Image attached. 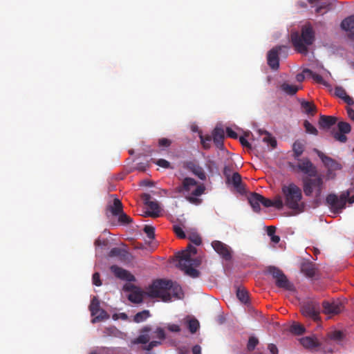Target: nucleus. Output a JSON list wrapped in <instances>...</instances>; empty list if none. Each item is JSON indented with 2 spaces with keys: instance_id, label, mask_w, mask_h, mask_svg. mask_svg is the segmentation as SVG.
Wrapping results in <instances>:
<instances>
[{
  "instance_id": "f257e3e1",
  "label": "nucleus",
  "mask_w": 354,
  "mask_h": 354,
  "mask_svg": "<svg viewBox=\"0 0 354 354\" xmlns=\"http://www.w3.org/2000/svg\"><path fill=\"white\" fill-rule=\"evenodd\" d=\"M196 253L197 249L196 247L192 245V243H189L185 250L176 254L177 266L184 271L186 275L192 278L198 277L200 274L196 268L201 264V259L198 257L192 258V256L196 255Z\"/></svg>"
},
{
  "instance_id": "f03ea898",
  "label": "nucleus",
  "mask_w": 354,
  "mask_h": 354,
  "mask_svg": "<svg viewBox=\"0 0 354 354\" xmlns=\"http://www.w3.org/2000/svg\"><path fill=\"white\" fill-rule=\"evenodd\" d=\"M315 40V33L310 24L301 27V33L295 31L290 35V41L295 50L303 55L308 53V46L312 45Z\"/></svg>"
},
{
  "instance_id": "7ed1b4c3",
  "label": "nucleus",
  "mask_w": 354,
  "mask_h": 354,
  "mask_svg": "<svg viewBox=\"0 0 354 354\" xmlns=\"http://www.w3.org/2000/svg\"><path fill=\"white\" fill-rule=\"evenodd\" d=\"M205 190V187L203 184H198L194 178L189 177L185 178L182 184L176 188L177 193L186 195V200L194 205L201 203L202 200L198 196H201Z\"/></svg>"
},
{
  "instance_id": "20e7f679",
  "label": "nucleus",
  "mask_w": 354,
  "mask_h": 354,
  "mask_svg": "<svg viewBox=\"0 0 354 354\" xmlns=\"http://www.w3.org/2000/svg\"><path fill=\"white\" fill-rule=\"evenodd\" d=\"M281 192L284 196V205L288 208L298 212H304L305 205L301 201L302 192L297 185L294 183L283 185Z\"/></svg>"
},
{
  "instance_id": "39448f33",
  "label": "nucleus",
  "mask_w": 354,
  "mask_h": 354,
  "mask_svg": "<svg viewBox=\"0 0 354 354\" xmlns=\"http://www.w3.org/2000/svg\"><path fill=\"white\" fill-rule=\"evenodd\" d=\"M350 196L348 190L342 192L339 196L335 194H329L326 198V203L330 212L339 214L346 208L347 198Z\"/></svg>"
},
{
  "instance_id": "423d86ee",
  "label": "nucleus",
  "mask_w": 354,
  "mask_h": 354,
  "mask_svg": "<svg viewBox=\"0 0 354 354\" xmlns=\"http://www.w3.org/2000/svg\"><path fill=\"white\" fill-rule=\"evenodd\" d=\"M323 189L324 181L320 175L303 178V189L306 196H310L315 191L316 197H319Z\"/></svg>"
},
{
  "instance_id": "0eeeda50",
  "label": "nucleus",
  "mask_w": 354,
  "mask_h": 354,
  "mask_svg": "<svg viewBox=\"0 0 354 354\" xmlns=\"http://www.w3.org/2000/svg\"><path fill=\"white\" fill-rule=\"evenodd\" d=\"M147 294L152 298H160L165 302L179 299L183 296V289H149Z\"/></svg>"
},
{
  "instance_id": "6e6552de",
  "label": "nucleus",
  "mask_w": 354,
  "mask_h": 354,
  "mask_svg": "<svg viewBox=\"0 0 354 354\" xmlns=\"http://www.w3.org/2000/svg\"><path fill=\"white\" fill-rule=\"evenodd\" d=\"M314 151L317 153L319 158L322 160L323 164L325 167L327 169V176L328 178H333L335 177V174L333 171L337 170H340L342 169V165L340 163L337 162L335 160L332 158L326 156L321 151L317 149H314Z\"/></svg>"
},
{
  "instance_id": "1a4fd4ad",
  "label": "nucleus",
  "mask_w": 354,
  "mask_h": 354,
  "mask_svg": "<svg viewBox=\"0 0 354 354\" xmlns=\"http://www.w3.org/2000/svg\"><path fill=\"white\" fill-rule=\"evenodd\" d=\"M88 308L93 317L91 323L95 324L109 319V314L100 308V301L96 297L92 298Z\"/></svg>"
},
{
  "instance_id": "9d476101",
  "label": "nucleus",
  "mask_w": 354,
  "mask_h": 354,
  "mask_svg": "<svg viewBox=\"0 0 354 354\" xmlns=\"http://www.w3.org/2000/svg\"><path fill=\"white\" fill-rule=\"evenodd\" d=\"M266 272L270 274L278 288H290V283L283 272L277 267L268 266Z\"/></svg>"
},
{
  "instance_id": "9b49d317",
  "label": "nucleus",
  "mask_w": 354,
  "mask_h": 354,
  "mask_svg": "<svg viewBox=\"0 0 354 354\" xmlns=\"http://www.w3.org/2000/svg\"><path fill=\"white\" fill-rule=\"evenodd\" d=\"M320 306L319 303L314 301H309L305 303L301 307V313L306 317L313 319L319 320Z\"/></svg>"
},
{
  "instance_id": "f8f14e48",
  "label": "nucleus",
  "mask_w": 354,
  "mask_h": 354,
  "mask_svg": "<svg viewBox=\"0 0 354 354\" xmlns=\"http://www.w3.org/2000/svg\"><path fill=\"white\" fill-rule=\"evenodd\" d=\"M296 167L299 171L307 175V177H315L317 174L316 167L307 158H299Z\"/></svg>"
},
{
  "instance_id": "ddd939ff",
  "label": "nucleus",
  "mask_w": 354,
  "mask_h": 354,
  "mask_svg": "<svg viewBox=\"0 0 354 354\" xmlns=\"http://www.w3.org/2000/svg\"><path fill=\"white\" fill-rule=\"evenodd\" d=\"M214 250L225 261L232 259V250L225 243L220 241H214L212 243Z\"/></svg>"
},
{
  "instance_id": "4468645a",
  "label": "nucleus",
  "mask_w": 354,
  "mask_h": 354,
  "mask_svg": "<svg viewBox=\"0 0 354 354\" xmlns=\"http://www.w3.org/2000/svg\"><path fill=\"white\" fill-rule=\"evenodd\" d=\"M285 46H277L272 48L268 53L267 61L268 66L273 70H277L279 67V53Z\"/></svg>"
},
{
  "instance_id": "2eb2a0df",
  "label": "nucleus",
  "mask_w": 354,
  "mask_h": 354,
  "mask_svg": "<svg viewBox=\"0 0 354 354\" xmlns=\"http://www.w3.org/2000/svg\"><path fill=\"white\" fill-rule=\"evenodd\" d=\"M111 271L115 276L122 280L131 282L136 281V277L129 271L120 268L118 266L113 265L110 268Z\"/></svg>"
},
{
  "instance_id": "dca6fc26",
  "label": "nucleus",
  "mask_w": 354,
  "mask_h": 354,
  "mask_svg": "<svg viewBox=\"0 0 354 354\" xmlns=\"http://www.w3.org/2000/svg\"><path fill=\"white\" fill-rule=\"evenodd\" d=\"M301 345L309 350L317 351H319L321 346L320 340L315 336H306L300 339Z\"/></svg>"
},
{
  "instance_id": "f3484780",
  "label": "nucleus",
  "mask_w": 354,
  "mask_h": 354,
  "mask_svg": "<svg viewBox=\"0 0 354 354\" xmlns=\"http://www.w3.org/2000/svg\"><path fill=\"white\" fill-rule=\"evenodd\" d=\"M185 168L190 171L201 180H206V174L203 168L194 161L185 162Z\"/></svg>"
},
{
  "instance_id": "a211bd4d",
  "label": "nucleus",
  "mask_w": 354,
  "mask_h": 354,
  "mask_svg": "<svg viewBox=\"0 0 354 354\" xmlns=\"http://www.w3.org/2000/svg\"><path fill=\"white\" fill-rule=\"evenodd\" d=\"M211 136L216 147L220 150H223V140L225 138L224 129L222 127L216 126L212 131Z\"/></svg>"
},
{
  "instance_id": "6ab92c4d",
  "label": "nucleus",
  "mask_w": 354,
  "mask_h": 354,
  "mask_svg": "<svg viewBox=\"0 0 354 354\" xmlns=\"http://www.w3.org/2000/svg\"><path fill=\"white\" fill-rule=\"evenodd\" d=\"M323 311L325 314L337 315L342 310V306L339 302L324 301L322 303Z\"/></svg>"
},
{
  "instance_id": "aec40b11",
  "label": "nucleus",
  "mask_w": 354,
  "mask_h": 354,
  "mask_svg": "<svg viewBox=\"0 0 354 354\" xmlns=\"http://www.w3.org/2000/svg\"><path fill=\"white\" fill-rule=\"evenodd\" d=\"M301 272L308 278H313L317 276V270L315 265L310 261H304L301 264Z\"/></svg>"
},
{
  "instance_id": "412c9836",
  "label": "nucleus",
  "mask_w": 354,
  "mask_h": 354,
  "mask_svg": "<svg viewBox=\"0 0 354 354\" xmlns=\"http://www.w3.org/2000/svg\"><path fill=\"white\" fill-rule=\"evenodd\" d=\"M342 28L348 32V37L354 40V15L344 19L341 23Z\"/></svg>"
},
{
  "instance_id": "4be33fe9",
  "label": "nucleus",
  "mask_w": 354,
  "mask_h": 354,
  "mask_svg": "<svg viewBox=\"0 0 354 354\" xmlns=\"http://www.w3.org/2000/svg\"><path fill=\"white\" fill-rule=\"evenodd\" d=\"M176 283L173 282L171 280L165 279H158L153 280L152 283L148 288H178Z\"/></svg>"
},
{
  "instance_id": "5701e85b",
  "label": "nucleus",
  "mask_w": 354,
  "mask_h": 354,
  "mask_svg": "<svg viewBox=\"0 0 354 354\" xmlns=\"http://www.w3.org/2000/svg\"><path fill=\"white\" fill-rule=\"evenodd\" d=\"M106 209L109 211L113 216H117L119 214L122 213L123 205L119 198H115L113 203L107 205Z\"/></svg>"
},
{
  "instance_id": "b1692460",
  "label": "nucleus",
  "mask_w": 354,
  "mask_h": 354,
  "mask_svg": "<svg viewBox=\"0 0 354 354\" xmlns=\"http://www.w3.org/2000/svg\"><path fill=\"white\" fill-rule=\"evenodd\" d=\"M263 196L256 192L252 193L248 197V201L255 212H259L261 210L260 204Z\"/></svg>"
},
{
  "instance_id": "393cba45",
  "label": "nucleus",
  "mask_w": 354,
  "mask_h": 354,
  "mask_svg": "<svg viewBox=\"0 0 354 354\" xmlns=\"http://www.w3.org/2000/svg\"><path fill=\"white\" fill-rule=\"evenodd\" d=\"M130 254L124 249L120 248H112L108 254L109 257H118L121 261L129 259Z\"/></svg>"
},
{
  "instance_id": "a878e982",
  "label": "nucleus",
  "mask_w": 354,
  "mask_h": 354,
  "mask_svg": "<svg viewBox=\"0 0 354 354\" xmlns=\"http://www.w3.org/2000/svg\"><path fill=\"white\" fill-rule=\"evenodd\" d=\"M320 340L321 346H319V351L324 353H333L334 346L332 340L328 337V335L326 334L325 337H322Z\"/></svg>"
},
{
  "instance_id": "bb28decb",
  "label": "nucleus",
  "mask_w": 354,
  "mask_h": 354,
  "mask_svg": "<svg viewBox=\"0 0 354 354\" xmlns=\"http://www.w3.org/2000/svg\"><path fill=\"white\" fill-rule=\"evenodd\" d=\"M229 182L232 183L234 188L239 193L242 194L245 192V187L242 183L241 176L239 173H233Z\"/></svg>"
},
{
  "instance_id": "cd10ccee",
  "label": "nucleus",
  "mask_w": 354,
  "mask_h": 354,
  "mask_svg": "<svg viewBox=\"0 0 354 354\" xmlns=\"http://www.w3.org/2000/svg\"><path fill=\"white\" fill-rule=\"evenodd\" d=\"M337 121V118L335 116L320 115L319 124L322 129H329L334 125Z\"/></svg>"
},
{
  "instance_id": "c85d7f7f",
  "label": "nucleus",
  "mask_w": 354,
  "mask_h": 354,
  "mask_svg": "<svg viewBox=\"0 0 354 354\" xmlns=\"http://www.w3.org/2000/svg\"><path fill=\"white\" fill-rule=\"evenodd\" d=\"M151 331V328L149 326L144 327L141 330V334L136 339H134L132 342L135 344H147L149 342L150 337L148 335V333Z\"/></svg>"
},
{
  "instance_id": "c756f323",
  "label": "nucleus",
  "mask_w": 354,
  "mask_h": 354,
  "mask_svg": "<svg viewBox=\"0 0 354 354\" xmlns=\"http://www.w3.org/2000/svg\"><path fill=\"white\" fill-rule=\"evenodd\" d=\"M125 290H130L131 289H124ZM136 290L131 291L127 295L130 301L134 304H140L143 300V292L140 291V289H135Z\"/></svg>"
},
{
  "instance_id": "7c9ffc66",
  "label": "nucleus",
  "mask_w": 354,
  "mask_h": 354,
  "mask_svg": "<svg viewBox=\"0 0 354 354\" xmlns=\"http://www.w3.org/2000/svg\"><path fill=\"white\" fill-rule=\"evenodd\" d=\"M327 334L328 335V337L332 340V342H336L337 344L341 343L345 337V334L344 332L338 330H330L328 332Z\"/></svg>"
},
{
  "instance_id": "2f4dec72",
  "label": "nucleus",
  "mask_w": 354,
  "mask_h": 354,
  "mask_svg": "<svg viewBox=\"0 0 354 354\" xmlns=\"http://www.w3.org/2000/svg\"><path fill=\"white\" fill-rule=\"evenodd\" d=\"M147 207L151 211L146 212V215L153 218L158 217L160 212V207L157 201H151Z\"/></svg>"
},
{
  "instance_id": "473e14b6",
  "label": "nucleus",
  "mask_w": 354,
  "mask_h": 354,
  "mask_svg": "<svg viewBox=\"0 0 354 354\" xmlns=\"http://www.w3.org/2000/svg\"><path fill=\"white\" fill-rule=\"evenodd\" d=\"M301 106L304 111L308 115H313L316 113V106L312 102L303 101Z\"/></svg>"
},
{
  "instance_id": "72a5a7b5",
  "label": "nucleus",
  "mask_w": 354,
  "mask_h": 354,
  "mask_svg": "<svg viewBox=\"0 0 354 354\" xmlns=\"http://www.w3.org/2000/svg\"><path fill=\"white\" fill-rule=\"evenodd\" d=\"M300 88L301 87H299L297 86L291 85L287 83H283L281 86V90L289 95H293L296 94L297 92L300 89Z\"/></svg>"
},
{
  "instance_id": "f704fd0d",
  "label": "nucleus",
  "mask_w": 354,
  "mask_h": 354,
  "mask_svg": "<svg viewBox=\"0 0 354 354\" xmlns=\"http://www.w3.org/2000/svg\"><path fill=\"white\" fill-rule=\"evenodd\" d=\"M304 150V145L301 142L297 140L292 145L293 156L295 159H299Z\"/></svg>"
},
{
  "instance_id": "c9c22d12",
  "label": "nucleus",
  "mask_w": 354,
  "mask_h": 354,
  "mask_svg": "<svg viewBox=\"0 0 354 354\" xmlns=\"http://www.w3.org/2000/svg\"><path fill=\"white\" fill-rule=\"evenodd\" d=\"M121 332L115 326L106 327L103 330L104 337H120Z\"/></svg>"
},
{
  "instance_id": "e433bc0d",
  "label": "nucleus",
  "mask_w": 354,
  "mask_h": 354,
  "mask_svg": "<svg viewBox=\"0 0 354 354\" xmlns=\"http://www.w3.org/2000/svg\"><path fill=\"white\" fill-rule=\"evenodd\" d=\"M260 134H265V137L263 138L264 142L268 143L272 147L275 148L277 146V140L274 138L272 137L271 135L266 131H259Z\"/></svg>"
},
{
  "instance_id": "4c0bfd02",
  "label": "nucleus",
  "mask_w": 354,
  "mask_h": 354,
  "mask_svg": "<svg viewBox=\"0 0 354 354\" xmlns=\"http://www.w3.org/2000/svg\"><path fill=\"white\" fill-rule=\"evenodd\" d=\"M236 297L242 303L247 304L249 301V293L247 289H236Z\"/></svg>"
},
{
  "instance_id": "58836bf2",
  "label": "nucleus",
  "mask_w": 354,
  "mask_h": 354,
  "mask_svg": "<svg viewBox=\"0 0 354 354\" xmlns=\"http://www.w3.org/2000/svg\"><path fill=\"white\" fill-rule=\"evenodd\" d=\"M199 138L201 139V145L204 149H209L211 147V142L212 140V138L211 135H205L203 134L199 135Z\"/></svg>"
},
{
  "instance_id": "ea45409f",
  "label": "nucleus",
  "mask_w": 354,
  "mask_h": 354,
  "mask_svg": "<svg viewBox=\"0 0 354 354\" xmlns=\"http://www.w3.org/2000/svg\"><path fill=\"white\" fill-rule=\"evenodd\" d=\"M150 316L149 311L147 310H142L136 314L133 321L140 323L146 320Z\"/></svg>"
},
{
  "instance_id": "a19ab883",
  "label": "nucleus",
  "mask_w": 354,
  "mask_h": 354,
  "mask_svg": "<svg viewBox=\"0 0 354 354\" xmlns=\"http://www.w3.org/2000/svg\"><path fill=\"white\" fill-rule=\"evenodd\" d=\"M290 331L295 335H301L305 332V328L303 325L298 323L292 324L290 327Z\"/></svg>"
},
{
  "instance_id": "79ce46f5",
  "label": "nucleus",
  "mask_w": 354,
  "mask_h": 354,
  "mask_svg": "<svg viewBox=\"0 0 354 354\" xmlns=\"http://www.w3.org/2000/svg\"><path fill=\"white\" fill-rule=\"evenodd\" d=\"M199 322L196 319H191L187 322V327L192 333H195L199 328Z\"/></svg>"
},
{
  "instance_id": "37998d69",
  "label": "nucleus",
  "mask_w": 354,
  "mask_h": 354,
  "mask_svg": "<svg viewBox=\"0 0 354 354\" xmlns=\"http://www.w3.org/2000/svg\"><path fill=\"white\" fill-rule=\"evenodd\" d=\"M117 216H118V222L122 225H127L132 223V219L130 216H129L124 211H122L121 214H119Z\"/></svg>"
},
{
  "instance_id": "c03bdc74",
  "label": "nucleus",
  "mask_w": 354,
  "mask_h": 354,
  "mask_svg": "<svg viewBox=\"0 0 354 354\" xmlns=\"http://www.w3.org/2000/svg\"><path fill=\"white\" fill-rule=\"evenodd\" d=\"M304 127L305 128L306 131L308 133L313 134L315 136H317L318 134L317 129L308 120L304 121Z\"/></svg>"
},
{
  "instance_id": "a18cd8bd",
  "label": "nucleus",
  "mask_w": 354,
  "mask_h": 354,
  "mask_svg": "<svg viewBox=\"0 0 354 354\" xmlns=\"http://www.w3.org/2000/svg\"><path fill=\"white\" fill-rule=\"evenodd\" d=\"M304 73H309L311 75V77H313V79L315 81H316L317 83H320V84H325L324 80L323 77H322V75H320L317 73H313L311 70L306 68L304 70Z\"/></svg>"
},
{
  "instance_id": "49530a36",
  "label": "nucleus",
  "mask_w": 354,
  "mask_h": 354,
  "mask_svg": "<svg viewBox=\"0 0 354 354\" xmlns=\"http://www.w3.org/2000/svg\"><path fill=\"white\" fill-rule=\"evenodd\" d=\"M339 131L343 133H348L351 131V125L346 122H339L337 124Z\"/></svg>"
},
{
  "instance_id": "de8ad7c7",
  "label": "nucleus",
  "mask_w": 354,
  "mask_h": 354,
  "mask_svg": "<svg viewBox=\"0 0 354 354\" xmlns=\"http://www.w3.org/2000/svg\"><path fill=\"white\" fill-rule=\"evenodd\" d=\"M259 344V340L255 337H250L248 339V342L247 344V349L249 351H252L257 345Z\"/></svg>"
},
{
  "instance_id": "09e8293b",
  "label": "nucleus",
  "mask_w": 354,
  "mask_h": 354,
  "mask_svg": "<svg viewBox=\"0 0 354 354\" xmlns=\"http://www.w3.org/2000/svg\"><path fill=\"white\" fill-rule=\"evenodd\" d=\"M144 232L147 235L148 238L153 239L155 236V229L153 227L150 225H145L143 229Z\"/></svg>"
},
{
  "instance_id": "8fccbe9b",
  "label": "nucleus",
  "mask_w": 354,
  "mask_h": 354,
  "mask_svg": "<svg viewBox=\"0 0 354 354\" xmlns=\"http://www.w3.org/2000/svg\"><path fill=\"white\" fill-rule=\"evenodd\" d=\"M188 239L195 245H200L202 243L201 237L197 234L190 235Z\"/></svg>"
},
{
  "instance_id": "3c124183",
  "label": "nucleus",
  "mask_w": 354,
  "mask_h": 354,
  "mask_svg": "<svg viewBox=\"0 0 354 354\" xmlns=\"http://www.w3.org/2000/svg\"><path fill=\"white\" fill-rule=\"evenodd\" d=\"M335 94L337 97L344 99L347 95L346 90L342 86H336L335 88Z\"/></svg>"
},
{
  "instance_id": "603ef678",
  "label": "nucleus",
  "mask_w": 354,
  "mask_h": 354,
  "mask_svg": "<svg viewBox=\"0 0 354 354\" xmlns=\"http://www.w3.org/2000/svg\"><path fill=\"white\" fill-rule=\"evenodd\" d=\"M153 161L159 167H163L165 169H168L171 167L170 162L165 159H158L157 160H154Z\"/></svg>"
},
{
  "instance_id": "864d4df0",
  "label": "nucleus",
  "mask_w": 354,
  "mask_h": 354,
  "mask_svg": "<svg viewBox=\"0 0 354 354\" xmlns=\"http://www.w3.org/2000/svg\"><path fill=\"white\" fill-rule=\"evenodd\" d=\"M171 143V140L166 138H162L158 140V146L160 147L167 148L170 147Z\"/></svg>"
},
{
  "instance_id": "5fc2aeb1",
  "label": "nucleus",
  "mask_w": 354,
  "mask_h": 354,
  "mask_svg": "<svg viewBox=\"0 0 354 354\" xmlns=\"http://www.w3.org/2000/svg\"><path fill=\"white\" fill-rule=\"evenodd\" d=\"M345 134L346 133H341L340 131L335 132L333 133V137L336 140L339 141L340 142H346L347 138Z\"/></svg>"
},
{
  "instance_id": "6e6d98bb",
  "label": "nucleus",
  "mask_w": 354,
  "mask_h": 354,
  "mask_svg": "<svg viewBox=\"0 0 354 354\" xmlns=\"http://www.w3.org/2000/svg\"><path fill=\"white\" fill-rule=\"evenodd\" d=\"M174 231L176 234V235L180 238V239H185L186 238L185 233L184 232L183 230L178 225L174 226Z\"/></svg>"
},
{
  "instance_id": "4d7b16f0",
  "label": "nucleus",
  "mask_w": 354,
  "mask_h": 354,
  "mask_svg": "<svg viewBox=\"0 0 354 354\" xmlns=\"http://www.w3.org/2000/svg\"><path fill=\"white\" fill-rule=\"evenodd\" d=\"M272 207H274L278 209H282V207H283V203L280 196H278L277 198L272 201Z\"/></svg>"
},
{
  "instance_id": "13d9d810",
  "label": "nucleus",
  "mask_w": 354,
  "mask_h": 354,
  "mask_svg": "<svg viewBox=\"0 0 354 354\" xmlns=\"http://www.w3.org/2000/svg\"><path fill=\"white\" fill-rule=\"evenodd\" d=\"M277 290V292H281V291H283V290H285V295H292V296H295L296 297H297V289H293V288H291V289H276Z\"/></svg>"
},
{
  "instance_id": "bf43d9fd",
  "label": "nucleus",
  "mask_w": 354,
  "mask_h": 354,
  "mask_svg": "<svg viewBox=\"0 0 354 354\" xmlns=\"http://www.w3.org/2000/svg\"><path fill=\"white\" fill-rule=\"evenodd\" d=\"M93 283L96 286H100L102 285V282L100 280V276L98 272H95L93 274L92 277Z\"/></svg>"
},
{
  "instance_id": "052dcab7",
  "label": "nucleus",
  "mask_w": 354,
  "mask_h": 354,
  "mask_svg": "<svg viewBox=\"0 0 354 354\" xmlns=\"http://www.w3.org/2000/svg\"><path fill=\"white\" fill-rule=\"evenodd\" d=\"M109 244V241L106 239H97L95 241V245L96 247H106Z\"/></svg>"
},
{
  "instance_id": "680f3d73",
  "label": "nucleus",
  "mask_w": 354,
  "mask_h": 354,
  "mask_svg": "<svg viewBox=\"0 0 354 354\" xmlns=\"http://www.w3.org/2000/svg\"><path fill=\"white\" fill-rule=\"evenodd\" d=\"M232 172V169L230 166H225L223 169V174L226 177L227 181H230V180Z\"/></svg>"
},
{
  "instance_id": "e2e57ef3",
  "label": "nucleus",
  "mask_w": 354,
  "mask_h": 354,
  "mask_svg": "<svg viewBox=\"0 0 354 354\" xmlns=\"http://www.w3.org/2000/svg\"><path fill=\"white\" fill-rule=\"evenodd\" d=\"M141 198L142 199L145 205H146L147 206L152 201L151 200V196L149 194H147V193L142 194V195L141 196Z\"/></svg>"
},
{
  "instance_id": "0e129e2a",
  "label": "nucleus",
  "mask_w": 354,
  "mask_h": 354,
  "mask_svg": "<svg viewBox=\"0 0 354 354\" xmlns=\"http://www.w3.org/2000/svg\"><path fill=\"white\" fill-rule=\"evenodd\" d=\"M239 142H241L243 147H246L249 149L252 148L251 144L245 138V137L241 136L239 138Z\"/></svg>"
},
{
  "instance_id": "69168bd1",
  "label": "nucleus",
  "mask_w": 354,
  "mask_h": 354,
  "mask_svg": "<svg viewBox=\"0 0 354 354\" xmlns=\"http://www.w3.org/2000/svg\"><path fill=\"white\" fill-rule=\"evenodd\" d=\"M226 133L227 136L231 138L236 139L238 138L237 133L230 127L226 129Z\"/></svg>"
},
{
  "instance_id": "338daca9",
  "label": "nucleus",
  "mask_w": 354,
  "mask_h": 354,
  "mask_svg": "<svg viewBox=\"0 0 354 354\" xmlns=\"http://www.w3.org/2000/svg\"><path fill=\"white\" fill-rule=\"evenodd\" d=\"M160 344V341H151L149 343V344L145 347V349L147 351H151L153 348Z\"/></svg>"
},
{
  "instance_id": "774afa93",
  "label": "nucleus",
  "mask_w": 354,
  "mask_h": 354,
  "mask_svg": "<svg viewBox=\"0 0 354 354\" xmlns=\"http://www.w3.org/2000/svg\"><path fill=\"white\" fill-rule=\"evenodd\" d=\"M156 336L160 339H164L165 338V334L163 329L158 328L156 331Z\"/></svg>"
}]
</instances>
